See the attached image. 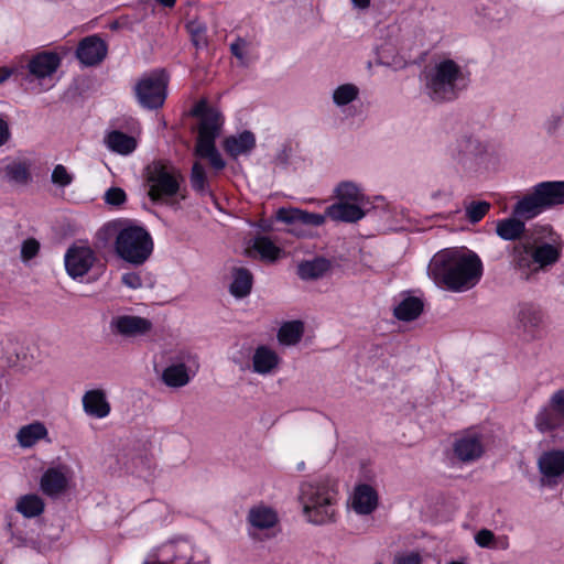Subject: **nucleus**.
Masks as SVG:
<instances>
[{
    "label": "nucleus",
    "instance_id": "25",
    "mask_svg": "<svg viewBox=\"0 0 564 564\" xmlns=\"http://www.w3.org/2000/svg\"><path fill=\"white\" fill-rule=\"evenodd\" d=\"M67 487V478L58 468H48L41 478V489L47 496H57Z\"/></svg>",
    "mask_w": 564,
    "mask_h": 564
},
{
    "label": "nucleus",
    "instance_id": "43",
    "mask_svg": "<svg viewBox=\"0 0 564 564\" xmlns=\"http://www.w3.org/2000/svg\"><path fill=\"white\" fill-rule=\"evenodd\" d=\"M105 202L111 206H121L127 200L126 192L120 187H110L105 193Z\"/></svg>",
    "mask_w": 564,
    "mask_h": 564
},
{
    "label": "nucleus",
    "instance_id": "30",
    "mask_svg": "<svg viewBox=\"0 0 564 564\" xmlns=\"http://www.w3.org/2000/svg\"><path fill=\"white\" fill-rule=\"evenodd\" d=\"M564 425V419L550 404L535 416V427L541 433L552 432Z\"/></svg>",
    "mask_w": 564,
    "mask_h": 564
},
{
    "label": "nucleus",
    "instance_id": "10",
    "mask_svg": "<svg viewBox=\"0 0 564 564\" xmlns=\"http://www.w3.org/2000/svg\"><path fill=\"white\" fill-rule=\"evenodd\" d=\"M542 485H555L564 476V451L544 452L538 459Z\"/></svg>",
    "mask_w": 564,
    "mask_h": 564
},
{
    "label": "nucleus",
    "instance_id": "29",
    "mask_svg": "<svg viewBox=\"0 0 564 564\" xmlns=\"http://www.w3.org/2000/svg\"><path fill=\"white\" fill-rule=\"evenodd\" d=\"M507 219L499 220L496 227L497 235L503 240H517L521 238L525 230V225L522 218L516 216Z\"/></svg>",
    "mask_w": 564,
    "mask_h": 564
},
{
    "label": "nucleus",
    "instance_id": "19",
    "mask_svg": "<svg viewBox=\"0 0 564 564\" xmlns=\"http://www.w3.org/2000/svg\"><path fill=\"white\" fill-rule=\"evenodd\" d=\"M84 411L94 417L104 419L110 413V404L101 389H94L83 395Z\"/></svg>",
    "mask_w": 564,
    "mask_h": 564
},
{
    "label": "nucleus",
    "instance_id": "6",
    "mask_svg": "<svg viewBox=\"0 0 564 564\" xmlns=\"http://www.w3.org/2000/svg\"><path fill=\"white\" fill-rule=\"evenodd\" d=\"M152 250V238L143 227L128 226L119 230L116 238V252L124 261L142 264Z\"/></svg>",
    "mask_w": 564,
    "mask_h": 564
},
{
    "label": "nucleus",
    "instance_id": "49",
    "mask_svg": "<svg viewBox=\"0 0 564 564\" xmlns=\"http://www.w3.org/2000/svg\"><path fill=\"white\" fill-rule=\"evenodd\" d=\"M205 28L197 26L195 29H192V40L196 47H203L207 44L206 35H205Z\"/></svg>",
    "mask_w": 564,
    "mask_h": 564
},
{
    "label": "nucleus",
    "instance_id": "41",
    "mask_svg": "<svg viewBox=\"0 0 564 564\" xmlns=\"http://www.w3.org/2000/svg\"><path fill=\"white\" fill-rule=\"evenodd\" d=\"M73 180V175L67 171V169L64 165L57 164L53 169L51 181L54 185L59 187H66L72 184Z\"/></svg>",
    "mask_w": 564,
    "mask_h": 564
},
{
    "label": "nucleus",
    "instance_id": "17",
    "mask_svg": "<svg viewBox=\"0 0 564 564\" xmlns=\"http://www.w3.org/2000/svg\"><path fill=\"white\" fill-rule=\"evenodd\" d=\"M378 507L377 491L369 485H358L351 498V508L358 514L367 516Z\"/></svg>",
    "mask_w": 564,
    "mask_h": 564
},
{
    "label": "nucleus",
    "instance_id": "14",
    "mask_svg": "<svg viewBox=\"0 0 564 564\" xmlns=\"http://www.w3.org/2000/svg\"><path fill=\"white\" fill-rule=\"evenodd\" d=\"M517 323L518 328L522 330L527 338L534 339L543 325V314L538 306L531 303H522L517 312Z\"/></svg>",
    "mask_w": 564,
    "mask_h": 564
},
{
    "label": "nucleus",
    "instance_id": "11",
    "mask_svg": "<svg viewBox=\"0 0 564 564\" xmlns=\"http://www.w3.org/2000/svg\"><path fill=\"white\" fill-rule=\"evenodd\" d=\"M484 452L482 436L475 431L462 434L454 443V454L463 463L477 460Z\"/></svg>",
    "mask_w": 564,
    "mask_h": 564
},
{
    "label": "nucleus",
    "instance_id": "20",
    "mask_svg": "<svg viewBox=\"0 0 564 564\" xmlns=\"http://www.w3.org/2000/svg\"><path fill=\"white\" fill-rule=\"evenodd\" d=\"M360 203L338 202L326 208L325 215L336 221L356 223L365 217Z\"/></svg>",
    "mask_w": 564,
    "mask_h": 564
},
{
    "label": "nucleus",
    "instance_id": "9",
    "mask_svg": "<svg viewBox=\"0 0 564 564\" xmlns=\"http://www.w3.org/2000/svg\"><path fill=\"white\" fill-rule=\"evenodd\" d=\"M96 261L94 250L88 246L73 245L65 253V268L69 276H84Z\"/></svg>",
    "mask_w": 564,
    "mask_h": 564
},
{
    "label": "nucleus",
    "instance_id": "8",
    "mask_svg": "<svg viewBox=\"0 0 564 564\" xmlns=\"http://www.w3.org/2000/svg\"><path fill=\"white\" fill-rule=\"evenodd\" d=\"M167 79L163 70L142 76L134 87L140 105L147 109L161 108L166 98Z\"/></svg>",
    "mask_w": 564,
    "mask_h": 564
},
{
    "label": "nucleus",
    "instance_id": "37",
    "mask_svg": "<svg viewBox=\"0 0 564 564\" xmlns=\"http://www.w3.org/2000/svg\"><path fill=\"white\" fill-rule=\"evenodd\" d=\"M336 194L339 202L361 203L364 199L360 189L350 182L339 184L336 188Z\"/></svg>",
    "mask_w": 564,
    "mask_h": 564
},
{
    "label": "nucleus",
    "instance_id": "7",
    "mask_svg": "<svg viewBox=\"0 0 564 564\" xmlns=\"http://www.w3.org/2000/svg\"><path fill=\"white\" fill-rule=\"evenodd\" d=\"M148 195L152 202L173 197L180 192L183 175L178 169L163 161H153L145 169Z\"/></svg>",
    "mask_w": 564,
    "mask_h": 564
},
{
    "label": "nucleus",
    "instance_id": "26",
    "mask_svg": "<svg viewBox=\"0 0 564 564\" xmlns=\"http://www.w3.org/2000/svg\"><path fill=\"white\" fill-rule=\"evenodd\" d=\"M232 282L230 284V293L242 299L250 294L253 283L251 272L246 268H234L231 271Z\"/></svg>",
    "mask_w": 564,
    "mask_h": 564
},
{
    "label": "nucleus",
    "instance_id": "45",
    "mask_svg": "<svg viewBox=\"0 0 564 564\" xmlns=\"http://www.w3.org/2000/svg\"><path fill=\"white\" fill-rule=\"evenodd\" d=\"M475 541L480 547H494L495 534L488 529H481L476 534Z\"/></svg>",
    "mask_w": 564,
    "mask_h": 564
},
{
    "label": "nucleus",
    "instance_id": "39",
    "mask_svg": "<svg viewBox=\"0 0 564 564\" xmlns=\"http://www.w3.org/2000/svg\"><path fill=\"white\" fill-rule=\"evenodd\" d=\"M217 137L198 133L195 147V154L199 158H207L217 151L215 140Z\"/></svg>",
    "mask_w": 564,
    "mask_h": 564
},
{
    "label": "nucleus",
    "instance_id": "28",
    "mask_svg": "<svg viewBox=\"0 0 564 564\" xmlns=\"http://www.w3.org/2000/svg\"><path fill=\"white\" fill-rule=\"evenodd\" d=\"M423 306L419 297L408 296L394 307L393 314L399 321L410 322L421 315Z\"/></svg>",
    "mask_w": 564,
    "mask_h": 564
},
{
    "label": "nucleus",
    "instance_id": "12",
    "mask_svg": "<svg viewBox=\"0 0 564 564\" xmlns=\"http://www.w3.org/2000/svg\"><path fill=\"white\" fill-rule=\"evenodd\" d=\"M192 115L200 119L198 133L218 137L224 122L218 109L200 100L192 109Z\"/></svg>",
    "mask_w": 564,
    "mask_h": 564
},
{
    "label": "nucleus",
    "instance_id": "31",
    "mask_svg": "<svg viewBox=\"0 0 564 564\" xmlns=\"http://www.w3.org/2000/svg\"><path fill=\"white\" fill-rule=\"evenodd\" d=\"M47 430L44 426V424L40 422H35L25 426H22L18 434L17 438L19 444L22 447H31L33 446L37 441L46 437Z\"/></svg>",
    "mask_w": 564,
    "mask_h": 564
},
{
    "label": "nucleus",
    "instance_id": "23",
    "mask_svg": "<svg viewBox=\"0 0 564 564\" xmlns=\"http://www.w3.org/2000/svg\"><path fill=\"white\" fill-rule=\"evenodd\" d=\"M256 147L254 134L250 131H243L238 135H230L224 140L226 153L232 158L249 153Z\"/></svg>",
    "mask_w": 564,
    "mask_h": 564
},
{
    "label": "nucleus",
    "instance_id": "51",
    "mask_svg": "<svg viewBox=\"0 0 564 564\" xmlns=\"http://www.w3.org/2000/svg\"><path fill=\"white\" fill-rule=\"evenodd\" d=\"M245 46H246V41L242 39H238L237 42H235L230 45V51H231L232 55H235L237 58L242 59L243 58L242 50L245 48Z\"/></svg>",
    "mask_w": 564,
    "mask_h": 564
},
{
    "label": "nucleus",
    "instance_id": "46",
    "mask_svg": "<svg viewBox=\"0 0 564 564\" xmlns=\"http://www.w3.org/2000/svg\"><path fill=\"white\" fill-rule=\"evenodd\" d=\"M393 564H422V557L417 552L398 554L394 557Z\"/></svg>",
    "mask_w": 564,
    "mask_h": 564
},
{
    "label": "nucleus",
    "instance_id": "24",
    "mask_svg": "<svg viewBox=\"0 0 564 564\" xmlns=\"http://www.w3.org/2000/svg\"><path fill=\"white\" fill-rule=\"evenodd\" d=\"M280 358L274 350L267 346H259L252 356L253 371L268 375L279 365Z\"/></svg>",
    "mask_w": 564,
    "mask_h": 564
},
{
    "label": "nucleus",
    "instance_id": "3",
    "mask_svg": "<svg viewBox=\"0 0 564 564\" xmlns=\"http://www.w3.org/2000/svg\"><path fill=\"white\" fill-rule=\"evenodd\" d=\"M562 248V241L536 246L530 241L518 242L511 251V264L520 278L528 281L534 273L555 264L561 258Z\"/></svg>",
    "mask_w": 564,
    "mask_h": 564
},
{
    "label": "nucleus",
    "instance_id": "13",
    "mask_svg": "<svg viewBox=\"0 0 564 564\" xmlns=\"http://www.w3.org/2000/svg\"><path fill=\"white\" fill-rule=\"evenodd\" d=\"M110 329L124 337H137L149 333L152 329V323L141 316L120 315L111 319Z\"/></svg>",
    "mask_w": 564,
    "mask_h": 564
},
{
    "label": "nucleus",
    "instance_id": "58",
    "mask_svg": "<svg viewBox=\"0 0 564 564\" xmlns=\"http://www.w3.org/2000/svg\"><path fill=\"white\" fill-rule=\"evenodd\" d=\"M303 468H304V463H301V464L299 465V469L301 470V469H303Z\"/></svg>",
    "mask_w": 564,
    "mask_h": 564
},
{
    "label": "nucleus",
    "instance_id": "55",
    "mask_svg": "<svg viewBox=\"0 0 564 564\" xmlns=\"http://www.w3.org/2000/svg\"><path fill=\"white\" fill-rule=\"evenodd\" d=\"M11 76V70L6 67H0V84Z\"/></svg>",
    "mask_w": 564,
    "mask_h": 564
},
{
    "label": "nucleus",
    "instance_id": "56",
    "mask_svg": "<svg viewBox=\"0 0 564 564\" xmlns=\"http://www.w3.org/2000/svg\"><path fill=\"white\" fill-rule=\"evenodd\" d=\"M160 4L164 6V7H167V8H172L176 0H156Z\"/></svg>",
    "mask_w": 564,
    "mask_h": 564
},
{
    "label": "nucleus",
    "instance_id": "47",
    "mask_svg": "<svg viewBox=\"0 0 564 564\" xmlns=\"http://www.w3.org/2000/svg\"><path fill=\"white\" fill-rule=\"evenodd\" d=\"M550 405L564 419V389L552 394Z\"/></svg>",
    "mask_w": 564,
    "mask_h": 564
},
{
    "label": "nucleus",
    "instance_id": "27",
    "mask_svg": "<svg viewBox=\"0 0 564 564\" xmlns=\"http://www.w3.org/2000/svg\"><path fill=\"white\" fill-rule=\"evenodd\" d=\"M105 142L111 151L121 155H128L137 148V140L133 137L117 130L108 133Z\"/></svg>",
    "mask_w": 564,
    "mask_h": 564
},
{
    "label": "nucleus",
    "instance_id": "57",
    "mask_svg": "<svg viewBox=\"0 0 564 564\" xmlns=\"http://www.w3.org/2000/svg\"><path fill=\"white\" fill-rule=\"evenodd\" d=\"M116 224H109L106 228L109 230V229H115L116 228Z\"/></svg>",
    "mask_w": 564,
    "mask_h": 564
},
{
    "label": "nucleus",
    "instance_id": "5",
    "mask_svg": "<svg viewBox=\"0 0 564 564\" xmlns=\"http://www.w3.org/2000/svg\"><path fill=\"white\" fill-rule=\"evenodd\" d=\"M556 205H564V182H541L514 205L513 214L529 220Z\"/></svg>",
    "mask_w": 564,
    "mask_h": 564
},
{
    "label": "nucleus",
    "instance_id": "1",
    "mask_svg": "<svg viewBox=\"0 0 564 564\" xmlns=\"http://www.w3.org/2000/svg\"><path fill=\"white\" fill-rule=\"evenodd\" d=\"M434 280L448 290L462 292L474 288L482 275L480 258L468 249H445L437 252L431 263Z\"/></svg>",
    "mask_w": 564,
    "mask_h": 564
},
{
    "label": "nucleus",
    "instance_id": "44",
    "mask_svg": "<svg viewBox=\"0 0 564 564\" xmlns=\"http://www.w3.org/2000/svg\"><path fill=\"white\" fill-rule=\"evenodd\" d=\"M40 250V243L34 238H29L23 241L22 248H21V258L24 261L31 260L34 258Z\"/></svg>",
    "mask_w": 564,
    "mask_h": 564
},
{
    "label": "nucleus",
    "instance_id": "50",
    "mask_svg": "<svg viewBox=\"0 0 564 564\" xmlns=\"http://www.w3.org/2000/svg\"><path fill=\"white\" fill-rule=\"evenodd\" d=\"M206 159H208L210 166L216 171H221L226 166V163L218 151L208 155Z\"/></svg>",
    "mask_w": 564,
    "mask_h": 564
},
{
    "label": "nucleus",
    "instance_id": "54",
    "mask_svg": "<svg viewBox=\"0 0 564 564\" xmlns=\"http://www.w3.org/2000/svg\"><path fill=\"white\" fill-rule=\"evenodd\" d=\"M354 7L365 10L370 6V0H351Z\"/></svg>",
    "mask_w": 564,
    "mask_h": 564
},
{
    "label": "nucleus",
    "instance_id": "2",
    "mask_svg": "<svg viewBox=\"0 0 564 564\" xmlns=\"http://www.w3.org/2000/svg\"><path fill=\"white\" fill-rule=\"evenodd\" d=\"M297 500L310 523L324 525L336 521L338 489L335 480L321 478L301 482Z\"/></svg>",
    "mask_w": 564,
    "mask_h": 564
},
{
    "label": "nucleus",
    "instance_id": "21",
    "mask_svg": "<svg viewBox=\"0 0 564 564\" xmlns=\"http://www.w3.org/2000/svg\"><path fill=\"white\" fill-rule=\"evenodd\" d=\"M276 219L286 224H303L311 226H321L325 223V216L304 212L297 208H280L276 213Z\"/></svg>",
    "mask_w": 564,
    "mask_h": 564
},
{
    "label": "nucleus",
    "instance_id": "22",
    "mask_svg": "<svg viewBox=\"0 0 564 564\" xmlns=\"http://www.w3.org/2000/svg\"><path fill=\"white\" fill-rule=\"evenodd\" d=\"M333 268L332 261L324 257L305 260L297 265V275L305 281L325 276Z\"/></svg>",
    "mask_w": 564,
    "mask_h": 564
},
{
    "label": "nucleus",
    "instance_id": "42",
    "mask_svg": "<svg viewBox=\"0 0 564 564\" xmlns=\"http://www.w3.org/2000/svg\"><path fill=\"white\" fill-rule=\"evenodd\" d=\"M490 204L487 202H473L466 209V215L471 223H477L488 213Z\"/></svg>",
    "mask_w": 564,
    "mask_h": 564
},
{
    "label": "nucleus",
    "instance_id": "18",
    "mask_svg": "<svg viewBox=\"0 0 564 564\" xmlns=\"http://www.w3.org/2000/svg\"><path fill=\"white\" fill-rule=\"evenodd\" d=\"M59 64L61 58L56 53L42 52L30 59L28 68L36 78H44L55 73Z\"/></svg>",
    "mask_w": 564,
    "mask_h": 564
},
{
    "label": "nucleus",
    "instance_id": "33",
    "mask_svg": "<svg viewBox=\"0 0 564 564\" xmlns=\"http://www.w3.org/2000/svg\"><path fill=\"white\" fill-rule=\"evenodd\" d=\"M249 522L258 529H269L278 522L276 513L268 507H256L249 511Z\"/></svg>",
    "mask_w": 564,
    "mask_h": 564
},
{
    "label": "nucleus",
    "instance_id": "32",
    "mask_svg": "<svg viewBox=\"0 0 564 564\" xmlns=\"http://www.w3.org/2000/svg\"><path fill=\"white\" fill-rule=\"evenodd\" d=\"M162 381L172 388H181L189 382V376L184 364L169 366L162 373Z\"/></svg>",
    "mask_w": 564,
    "mask_h": 564
},
{
    "label": "nucleus",
    "instance_id": "4",
    "mask_svg": "<svg viewBox=\"0 0 564 564\" xmlns=\"http://www.w3.org/2000/svg\"><path fill=\"white\" fill-rule=\"evenodd\" d=\"M426 87L432 100L452 101L466 87V79L460 66L453 59H444L435 65L427 77Z\"/></svg>",
    "mask_w": 564,
    "mask_h": 564
},
{
    "label": "nucleus",
    "instance_id": "15",
    "mask_svg": "<svg viewBox=\"0 0 564 564\" xmlns=\"http://www.w3.org/2000/svg\"><path fill=\"white\" fill-rule=\"evenodd\" d=\"M107 55L106 43L97 35L83 39L76 50V56L86 66H94L104 61Z\"/></svg>",
    "mask_w": 564,
    "mask_h": 564
},
{
    "label": "nucleus",
    "instance_id": "48",
    "mask_svg": "<svg viewBox=\"0 0 564 564\" xmlns=\"http://www.w3.org/2000/svg\"><path fill=\"white\" fill-rule=\"evenodd\" d=\"M122 283L130 289H139L142 286L141 276L135 272H127L121 278Z\"/></svg>",
    "mask_w": 564,
    "mask_h": 564
},
{
    "label": "nucleus",
    "instance_id": "36",
    "mask_svg": "<svg viewBox=\"0 0 564 564\" xmlns=\"http://www.w3.org/2000/svg\"><path fill=\"white\" fill-rule=\"evenodd\" d=\"M252 248L260 254L261 260L269 262L278 260L281 254V249L265 236L256 238Z\"/></svg>",
    "mask_w": 564,
    "mask_h": 564
},
{
    "label": "nucleus",
    "instance_id": "38",
    "mask_svg": "<svg viewBox=\"0 0 564 564\" xmlns=\"http://www.w3.org/2000/svg\"><path fill=\"white\" fill-rule=\"evenodd\" d=\"M357 96L358 88L352 84H345L335 89L333 99L336 105L344 106L355 100Z\"/></svg>",
    "mask_w": 564,
    "mask_h": 564
},
{
    "label": "nucleus",
    "instance_id": "34",
    "mask_svg": "<svg viewBox=\"0 0 564 564\" xmlns=\"http://www.w3.org/2000/svg\"><path fill=\"white\" fill-rule=\"evenodd\" d=\"M303 332L304 324L301 321L286 322L280 327L278 338L284 345H295L301 340Z\"/></svg>",
    "mask_w": 564,
    "mask_h": 564
},
{
    "label": "nucleus",
    "instance_id": "35",
    "mask_svg": "<svg viewBox=\"0 0 564 564\" xmlns=\"http://www.w3.org/2000/svg\"><path fill=\"white\" fill-rule=\"evenodd\" d=\"M17 510L26 518H34L43 512L44 502L36 495H26L19 499Z\"/></svg>",
    "mask_w": 564,
    "mask_h": 564
},
{
    "label": "nucleus",
    "instance_id": "53",
    "mask_svg": "<svg viewBox=\"0 0 564 564\" xmlns=\"http://www.w3.org/2000/svg\"><path fill=\"white\" fill-rule=\"evenodd\" d=\"M463 152L466 154H473L476 151L475 141L470 138H466L462 141Z\"/></svg>",
    "mask_w": 564,
    "mask_h": 564
},
{
    "label": "nucleus",
    "instance_id": "40",
    "mask_svg": "<svg viewBox=\"0 0 564 564\" xmlns=\"http://www.w3.org/2000/svg\"><path fill=\"white\" fill-rule=\"evenodd\" d=\"M191 184L197 192L205 191L207 186L206 173L204 166L199 162H195L192 166Z\"/></svg>",
    "mask_w": 564,
    "mask_h": 564
},
{
    "label": "nucleus",
    "instance_id": "16",
    "mask_svg": "<svg viewBox=\"0 0 564 564\" xmlns=\"http://www.w3.org/2000/svg\"><path fill=\"white\" fill-rule=\"evenodd\" d=\"M31 167L28 159L12 160L2 167V177L12 185L26 186L32 182Z\"/></svg>",
    "mask_w": 564,
    "mask_h": 564
},
{
    "label": "nucleus",
    "instance_id": "52",
    "mask_svg": "<svg viewBox=\"0 0 564 564\" xmlns=\"http://www.w3.org/2000/svg\"><path fill=\"white\" fill-rule=\"evenodd\" d=\"M10 138L9 127L6 120L0 118V147L3 145Z\"/></svg>",
    "mask_w": 564,
    "mask_h": 564
}]
</instances>
